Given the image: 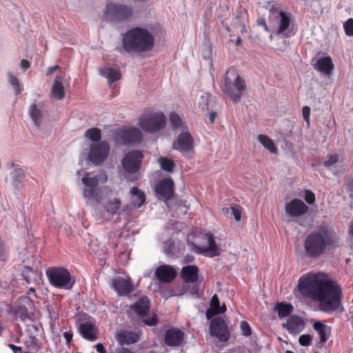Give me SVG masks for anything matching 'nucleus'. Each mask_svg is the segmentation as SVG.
Returning <instances> with one entry per match:
<instances>
[{"label":"nucleus","instance_id":"4c0bfd02","mask_svg":"<svg viewBox=\"0 0 353 353\" xmlns=\"http://www.w3.org/2000/svg\"><path fill=\"white\" fill-rule=\"evenodd\" d=\"M30 115L35 125L39 127L41 121L42 114L41 110L37 108L36 104H32L30 107Z\"/></svg>","mask_w":353,"mask_h":353},{"label":"nucleus","instance_id":"09e8293b","mask_svg":"<svg viewBox=\"0 0 353 353\" xmlns=\"http://www.w3.org/2000/svg\"><path fill=\"white\" fill-rule=\"evenodd\" d=\"M312 336L310 334H303L299 337V343L303 346H309L312 344Z\"/></svg>","mask_w":353,"mask_h":353},{"label":"nucleus","instance_id":"4be33fe9","mask_svg":"<svg viewBox=\"0 0 353 353\" xmlns=\"http://www.w3.org/2000/svg\"><path fill=\"white\" fill-rule=\"evenodd\" d=\"M314 67L316 70L327 75L331 74L334 69V65L330 56L318 59Z\"/></svg>","mask_w":353,"mask_h":353},{"label":"nucleus","instance_id":"473e14b6","mask_svg":"<svg viewBox=\"0 0 353 353\" xmlns=\"http://www.w3.org/2000/svg\"><path fill=\"white\" fill-rule=\"evenodd\" d=\"M130 193L132 197V204L137 208H140L145 201L144 192L140 190L137 187L134 186L131 188Z\"/></svg>","mask_w":353,"mask_h":353},{"label":"nucleus","instance_id":"774afa93","mask_svg":"<svg viewBox=\"0 0 353 353\" xmlns=\"http://www.w3.org/2000/svg\"><path fill=\"white\" fill-rule=\"evenodd\" d=\"M216 116V113L215 112H211L209 115V120L211 124H213Z\"/></svg>","mask_w":353,"mask_h":353},{"label":"nucleus","instance_id":"0eeeda50","mask_svg":"<svg viewBox=\"0 0 353 353\" xmlns=\"http://www.w3.org/2000/svg\"><path fill=\"white\" fill-rule=\"evenodd\" d=\"M50 283L54 287H64L70 285L72 287L74 281L68 270L63 267H50L46 271Z\"/></svg>","mask_w":353,"mask_h":353},{"label":"nucleus","instance_id":"1a4fd4ad","mask_svg":"<svg viewBox=\"0 0 353 353\" xmlns=\"http://www.w3.org/2000/svg\"><path fill=\"white\" fill-rule=\"evenodd\" d=\"M150 307V301L147 296L141 297L135 303L130 305V310L134 312L138 317L143 319V321L145 325L154 326L158 323V319L155 314H152L147 319H143L148 315Z\"/></svg>","mask_w":353,"mask_h":353},{"label":"nucleus","instance_id":"de8ad7c7","mask_svg":"<svg viewBox=\"0 0 353 353\" xmlns=\"http://www.w3.org/2000/svg\"><path fill=\"white\" fill-rule=\"evenodd\" d=\"M304 199H305V201L310 205L314 204L316 201V196H315L314 193L312 191L309 190H306L305 191Z\"/></svg>","mask_w":353,"mask_h":353},{"label":"nucleus","instance_id":"c85d7f7f","mask_svg":"<svg viewBox=\"0 0 353 353\" xmlns=\"http://www.w3.org/2000/svg\"><path fill=\"white\" fill-rule=\"evenodd\" d=\"M121 205V199L114 197L113 199H108L106 203L104 204V208L108 214L115 215L119 214Z\"/></svg>","mask_w":353,"mask_h":353},{"label":"nucleus","instance_id":"dca6fc26","mask_svg":"<svg viewBox=\"0 0 353 353\" xmlns=\"http://www.w3.org/2000/svg\"><path fill=\"white\" fill-rule=\"evenodd\" d=\"M203 239L206 242L207 245L200 246L193 244L194 250L199 254L208 253L211 257L219 256L220 252L212 234L210 232L204 234Z\"/></svg>","mask_w":353,"mask_h":353},{"label":"nucleus","instance_id":"cd10ccee","mask_svg":"<svg viewBox=\"0 0 353 353\" xmlns=\"http://www.w3.org/2000/svg\"><path fill=\"white\" fill-rule=\"evenodd\" d=\"M188 290H191L192 294H198L199 288H159V292L163 296L168 298L171 296H179L186 292Z\"/></svg>","mask_w":353,"mask_h":353},{"label":"nucleus","instance_id":"6ab92c4d","mask_svg":"<svg viewBox=\"0 0 353 353\" xmlns=\"http://www.w3.org/2000/svg\"><path fill=\"white\" fill-rule=\"evenodd\" d=\"M31 305L32 302L28 298L23 297L20 299L14 308L16 318H19L22 321L30 319V313L29 312V307H30Z\"/></svg>","mask_w":353,"mask_h":353},{"label":"nucleus","instance_id":"6e6d98bb","mask_svg":"<svg viewBox=\"0 0 353 353\" xmlns=\"http://www.w3.org/2000/svg\"><path fill=\"white\" fill-rule=\"evenodd\" d=\"M118 294L121 296H129L134 290V288H115Z\"/></svg>","mask_w":353,"mask_h":353},{"label":"nucleus","instance_id":"f8f14e48","mask_svg":"<svg viewBox=\"0 0 353 353\" xmlns=\"http://www.w3.org/2000/svg\"><path fill=\"white\" fill-rule=\"evenodd\" d=\"M154 190L157 197L167 203L173 198L174 194L173 180L170 177L161 179L156 184Z\"/></svg>","mask_w":353,"mask_h":353},{"label":"nucleus","instance_id":"13d9d810","mask_svg":"<svg viewBox=\"0 0 353 353\" xmlns=\"http://www.w3.org/2000/svg\"><path fill=\"white\" fill-rule=\"evenodd\" d=\"M72 336H73V334H72V332L71 331L65 332L63 333V336L65 339L66 342H67L68 344H69L72 341Z\"/></svg>","mask_w":353,"mask_h":353},{"label":"nucleus","instance_id":"58836bf2","mask_svg":"<svg viewBox=\"0 0 353 353\" xmlns=\"http://www.w3.org/2000/svg\"><path fill=\"white\" fill-rule=\"evenodd\" d=\"M112 287H133L129 276H117L112 280Z\"/></svg>","mask_w":353,"mask_h":353},{"label":"nucleus","instance_id":"ea45409f","mask_svg":"<svg viewBox=\"0 0 353 353\" xmlns=\"http://www.w3.org/2000/svg\"><path fill=\"white\" fill-rule=\"evenodd\" d=\"M85 137L93 142H99L101 138V130L97 128L88 129L85 134Z\"/></svg>","mask_w":353,"mask_h":353},{"label":"nucleus","instance_id":"338daca9","mask_svg":"<svg viewBox=\"0 0 353 353\" xmlns=\"http://www.w3.org/2000/svg\"><path fill=\"white\" fill-rule=\"evenodd\" d=\"M58 68H59V65H54V66L49 68L47 71V75L52 74Z\"/></svg>","mask_w":353,"mask_h":353},{"label":"nucleus","instance_id":"9d476101","mask_svg":"<svg viewBox=\"0 0 353 353\" xmlns=\"http://www.w3.org/2000/svg\"><path fill=\"white\" fill-rule=\"evenodd\" d=\"M110 145L106 141H101L91 145L88 159L94 165H101L108 157Z\"/></svg>","mask_w":353,"mask_h":353},{"label":"nucleus","instance_id":"72a5a7b5","mask_svg":"<svg viewBox=\"0 0 353 353\" xmlns=\"http://www.w3.org/2000/svg\"><path fill=\"white\" fill-rule=\"evenodd\" d=\"M293 307L291 304H285L283 303H278L274 307L277 311L278 316L280 319L289 316L292 312Z\"/></svg>","mask_w":353,"mask_h":353},{"label":"nucleus","instance_id":"c9c22d12","mask_svg":"<svg viewBox=\"0 0 353 353\" xmlns=\"http://www.w3.org/2000/svg\"><path fill=\"white\" fill-rule=\"evenodd\" d=\"M169 119L172 129L176 130L181 128L182 129L187 130L183 119L178 114L175 112L170 113Z\"/></svg>","mask_w":353,"mask_h":353},{"label":"nucleus","instance_id":"a19ab883","mask_svg":"<svg viewBox=\"0 0 353 353\" xmlns=\"http://www.w3.org/2000/svg\"><path fill=\"white\" fill-rule=\"evenodd\" d=\"M159 162L162 170L168 172H173L175 164L172 159H168L166 157H161L159 159Z\"/></svg>","mask_w":353,"mask_h":353},{"label":"nucleus","instance_id":"864d4df0","mask_svg":"<svg viewBox=\"0 0 353 353\" xmlns=\"http://www.w3.org/2000/svg\"><path fill=\"white\" fill-rule=\"evenodd\" d=\"M302 114L303 119L307 122V125H310V108L309 106H304L302 108Z\"/></svg>","mask_w":353,"mask_h":353},{"label":"nucleus","instance_id":"4d7b16f0","mask_svg":"<svg viewBox=\"0 0 353 353\" xmlns=\"http://www.w3.org/2000/svg\"><path fill=\"white\" fill-rule=\"evenodd\" d=\"M114 353H134L132 350L123 347H119L115 348Z\"/></svg>","mask_w":353,"mask_h":353},{"label":"nucleus","instance_id":"2eb2a0df","mask_svg":"<svg viewBox=\"0 0 353 353\" xmlns=\"http://www.w3.org/2000/svg\"><path fill=\"white\" fill-rule=\"evenodd\" d=\"M173 148L184 154L192 151L194 139L192 135L188 131L181 132L173 143Z\"/></svg>","mask_w":353,"mask_h":353},{"label":"nucleus","instance_id":"0e129e2a","mask_svg":"<svg viewBox=\"0 0 353 353\" xmlns=\"http://www.w3.org/2000/svg\"><path fill=\"white\" fill-rule=\"evenodd\" d=\"M8 347L12 349L14 353H17L22 350L21 347L16 346L15 345L11 343L8 344Z\"/></svg>","mask_w":353,"mask_h":353},{"label":"nucleus","instance_id":"f3484780","mask_svg":"<svg viewBox=\"0 0 353 353\" xmlns=\"http://www.w3.org/2000/svg\"><path fill=\"white\" fill-rule=\"evenodd\" d=\"M285 213L292 217L305 215L309 211V207L299 199H293L285 205Z\"/></svg>","mask_w":353,"mask_h":353},{"label":"nucleus","instance_id":"f257e3e1","mask_svg":"<svg viewBox=\"0 0 353 353\" xmlns=\"http://www.w3.org/2000/svg\"><path fill=\"white\" fill-rule=\"evenodd\" d=\"M122 46L128 53H141L150 51L154 46V38L147 29L135 27L125 33Z\"/></svg>","mask_w":353,"mask_h":353},{"label":"nucleus","instance_id":"423d86ee","mask_svg":"<svg viewBox=\"0 0 353 353\" xmlns=\"http://www.w3.org/2000/svg\"><path fill=\"white\" fill-rule=\"evenodd\" d=\"M296 287H338L335 281L323 272H308L302 275Z\"/></svg>","mask_w":353,"mask_h":353},{"label":"nucleus","instance_id":"bf43d9fd","mask_svg":"<svg viewBox=\"0 0 353 353\" xmlns=\"http://www.w3.org/2000/svg\"><path fill=\"white\" fill-rule=\"evenodd\" d=\"M347 190L350 193V196L353 198V179L350 180L347 183Z\"/></svg>","mask_w":353,"mask_h":353},{"label":"nucleus","instance_id":"20e7f679","mask_svg":"<svg viewBox=\"0 0 353 353\" xmlns=\"http://www.w3.org/2000/svg\"><path fill=\"white\" fill-rule=\"evenodd\" d=\"M246 87L245 80L234 68H230L226 71L223 90L234 103L240 101Z\"/></svg>","mask_w":353,"mask_h":353},{"label":"nucleus","instance_id":"680f3d73","mask_svg":"<svg viewBox=\"0 0 353 353\" xmlns=\"http://www.w3.org/2000/svg\"><path fill=\"white\" fill-rule=\"evenodd\" d=\"M99 178V182L105 183L108 180V176L105 172H102L101 174L97 176Z\"/></svg>","mask_w":353,"mask_h":353},{"label":"nucleus","instance_id":"e433bc0d","mask_svg":"<svg viewBox=\"0 0 353 353\" xmlns=\"http://www.w3.org/2000/svg\"><path fill=\"white\" fill-rule=\"evenodd\" d=\"M279 16L281 17L278 33L284 32L290 26L291 19L290 16L283 11H280Z\"/></svg>","mask_w":353,"mask_h":353},{"label":"nucleus","instance_id":"4468645a","mask_svg":"<svg viewBox=\"0 0 353 353\" xmlns=\"http://www.w3.org/2000/svg\"><path fill=\"white\" fill-rule=\"evenodd\" d=\"M210 333L216 336L220 341H226L230 337L228 327L224 320L221 317L212 319L210 325Z\"/></svg>","mask_w":353,"mask_h":353},{"label":"nucleus","instance_id":"9b49d317","mask_svg":"<svg viewBox=\"0 0 353 353\" xmlns=\"http://www.w3.org/2000/svg\"><path fill=\"white\" fill-rule=\"evenodd\" d=\"M143 155L139 150L128 152L121 161L124 170L129 174L137 172L141 168Z\"/></svg>","mask_w":353,"mask_h":353},{"label":"nucleus","instance_id":"7ed1b4c3","mask_svg":"<svg viewBox=\"0 0 353 353\" xmlns=\"http://www.w3.org/2000/svg\"><path fill=\"white\" fill-rule=\"evenodd\" d=\"M336 241L329 231L321 228L317 231L309 234L304 241V249L307 256L318 258L322 255L327 247L334 245Z\"/></svg>","mask_w":353,"mask_h":353},{"label":"nucleus","instance_id":"3c124183","mask_svg":"<svg viewBox=\"0 0 353 353\" xmlns=\"http://www.w3.org/2000/svg\"><path fill=\"white\" fill-rule=\"evenodd\" d=\"M240 327L243 335L249 336L251 334V328L247 322L241 321Z\"/></svg>","mask_w":353,"mask_h":353},{"label":"nucleus","instance_id":"39448f33","mask_svg":"<svg viewBox=\"0 0 353 353\" xmlns=\"http://www.w3.org/2000/svg\"><path fill=\"white\" fill-rule=\"evenodd\" d=\"M166 118L162 112H148L143 114L139 119V125L145 132L154 133L163 129Z\"/></svg>","mask_w":353,"mask_h":353},{"label":"nucleus","instance_id":"69168bd1","mask_svg":"<svg viewBox=\"0 0 353 353\" xmlns=\"http://www.w3.org/2000/svg\"><path fill=\"white\" fill-rule=\"evenodd\" d=\"M258 24L262 26L264 28L265 30L268 31V26L266 24L265 19H259L258 20Z\"/></svg>","mask_w":353,"mask_h":353},{"label":"nucleus","instance_id":"79ce46f5","mask_svg":"<svg viewBox=\"0 0 353 353\" xmlns=\"http://www.w3.org/2000/svg\"><path fill=\"white\" fill-rule=\"evenodd\" d=\"M82 183L88 188H96L99 184V178L98 176L93 177H86L84 176L82 178Z\"/></svg>","mask_w":353,"mask_h":353},{"label":"nucleus","instance_id":"8fccbe9b","mask_svg":"<svg viewBox=\"0 0 353 353\" xmlns=\"http://www.w3.org/2000/svg\"><path fill=\"white\" fill-rule=\"evenodd\" d=\"M231 210L234 219L236 221H239L241 217L242 208L239 205H236L231 207Z\"/></svg>","mask_w":353,"mask_h":353},{"label":"nucleus","instance_id":"412c9836","mask_svg":"<svg viewBox=\"0 0 353 353\" xmlns=\"http://www.w3.org/2000/svg\"><path fill=\"white\" fill-rule=\"evenodd\" d=\"M199 269L195 265L184 266L181 272V278L185 283H195L199 281Z\"/></svg>","mask_w":353,"mask_h":353},{"label":"nucleus","instance_id":"f704fd0d","mask_svg":"<svg viewBox=\"0 0 353 353\" xmlns=\"http://www.w3.org/2000/svg\"><path fill=\"white\" fill-rule=\"evenodd\" d=\"M258 141L269 150L271 153H276L277 149L273 142V141L266 135L260 134L258 136Z\"/></svg>","mask_w":353,"mask_h":353},{"label":"nucleus","instance_id":"49530a36","mask_svg":"<svg viewBox=\"0 0 353 353\" xmlns=\"http://www.w3.org/2000/svg\"><path fill=\"white\" fill-rule=\"evenodd\" d=\"M97 196L96 188H85L83 190V196L87 199H94Z\"/></svg>","mask_w":353,"mask_h":353},{"label":"nucleus","instance_id":"37998d69","mask_svg":"<svg viewBox=\"0 0 353 353\" xmlns=\"http://www.w3.org/2000/svg\"><path fill=\"white\" fill-rule=\"evenodd\" d=\"M9 83L15 88L16 94L18 95L21 92L20 88L19 81L18 78L11 74L8 77Z\"/></svg>","mask_w":353,"mask_h":353},{"label":"nucleus","instance_id":"5701e85b","mask_svg":"<svg viewBox=\"0 0 353 353\" xmlns=\"http://www.w3.org/2000/svg\"><path fill=\"white\" fill-rule=\"evenodd\" d=\"M305 323L303 319L298 316H290L285 323H283V326L285 327L290 332L293 334H297L300 332L304 328Z\"/></svg>","mask_w":353,"mask_h":353},{"label":"nucleus","instance_id":"aec40b11","mask_svg":"<svg viewBox=\"0 0 353 353\" xmlns=\"http://www.w3.org/2000/svg\"><path fill=\"white\" fill-rule=\"evenodd\" d=\"M184 339V334L179 329L172 327L165 334L164 342L168 346H179Z\"/></svg>","mask_w":353,"mask_h":353},{"label":"nucleus","instance_id":"c03bdc74","mask_svg":"<svg viewBox=\"0 0 353 353\" xmlns=\"http://www.w3.org/2000/svg\"><path fill=\"white\" fill-rule=\"evenodd\" d=\"M12 177L14 182L21 183L25 179L24 171L21 168L14 170Z\"/></svg>","mask_w":353,"mask_h":353},{"label":"nucleus","instance_id":"a211bd4d","mask_svg":"<svg viewBox=\"0 0 353 353\" xmlns=\"http://www.w3.org/2000/svg\"><path fill=\"white\" fill-rule=\"evenodd\" d=\"M177 275L176 270L172 265H159L154 272L156 279L163 283H170L175 279Z\"/></svg>","mask_w":353,"mask_h":353},{"label":"nucleus","instance_id":"7c9ffc66","mask_svg":"<svg viewBox=\"0 0 353 353\" xmlns=\"http://www.w3.org/2000/svg\"><path fill=\"white\" fill-rule=\"evenodd\" d=\"M63 78L61 76L57 77L52 88V97L57 100H61L65 97L64 88L62 84Z\"/></svg>","mask_w":353,"mask_h":353},{"label":"nucleus","instance_id":"c756f323","mask_svg":"<svg viewBox=\"0 0 353 353\" xmlns=\"http://www.w3.org/2000/svg\"><path fill=\"white\" fill-rule=\"evenodd\" d=\"M313 327L318 332L321 343H325L330 337V327L319 321L315 322Z\"/></svg>","mask_w":353,"mask_h":353},{"label":"nucleus","instance_id":"603ef678","mask_svg":"<svg viewBox=\"0 0 353 353\" xmlns=\"http://www.w3.org/2000/svg\"><path fill=\"white\" fill-rule=\"evenodd\" d=\"M339 156L336 154H331L328 159L324 161L323 165L325 167H330L338 161Z\"/></svg>","mask_w":353,"mask_h":353},{"label":"nucleus","instance_id":"393cba45","mask_svg":"<svg viewBox=\"0 0 353 353\" xmlns=\"http://www.w3.org/2000/svg\"><path fill=\"white\" fill-rule=\"evenodd\" d=\"M116 339L119 345L123 347V345H130L137 342L139 336L133 332L122 330L117 334Z\"/></svg>","mask_w":353,"mask_h":353},{"label":"nucleus","instance_id":"b1692460","mask_svg":"<svg viewBox=\"0 0 353 353\" xmlns=\"http://www.w3.org/2000/svg\"><path fill=\"white\" fill-rule=\"evenodd\" d=\"M79 332L82 336L88 341H94L97 339V328L90 322H85L80 325Z\"/></svg>","mask_w":353,"mask_h":353},{"label":"nucleus","instance_id":"5fc2aeb1","mask_svg":"<svg viewBox=\"0 0 353 353\" xmlns=\"http://www.w3.org/2000/svg\"><path fill=\"white\" fill-rule=\"evenodd\" d=\"M209 97L210 96L208 94L203 95L201 97L199 106H201L203 110L208 108Z\"/></svg>","mask_w":353,"mask_h":353},{"label":"nucleus","instance_id":"ddd939ff","mask_svg":"<svg viewBox=\"0 0 353 353\" xmlns=\"http://www.w3.org/2000/svg\"><path fill=\"white\" fill-rule=\"evenodd\" d=\"M142 140L143 134L141 132L134 127L121 130L118 133L117 141L123 145L139 143Z\"/></svg>","mask_w":353,"mask_h":353},{"label":"nucleus","instance_id":"a18cd8bd","mask_svg":"<svg viewBox=\"0 0 353 353\" xmlns=\"http://www.w3.org/2000/svg\"><path fill=\"white\" fill-rule=\"evenodd\" d=\"M345 33L348 37H353V19H348L343 24Z\"/></svg>","mask_w":353,"mask_h":353},{"label":"nucleus","instance_id":"052dcab7","mask_svg":"<svg viewBox=\"0 0 353 353\" xmlns=\"http://www.w3.org/2000/svg\"><path fill=\"white\" fill-rule=\"evenodd\" d=\"M21 67L24 70H26L30 67V62L26 59H23L21 61Z\"/></svg>","mask_w":353,"mask_h":353},{"label":"nucleus","instance_id":"6e6552de","mask_svg":"<svg viewBox=\"0 0 353 353\" xmlns=\"http://www.w3.org/2000/svg\"><path fill=\"white\" fill-rule=\"evenodd\" d=\"M104 14L110 21H123L132 17L133 10L130 6L109 3L106 5Z\"/></svg>","mask_w":353,"mask_h":353},{"label":"nucleus","instance_id":"a878e982","mask_svg":"<svg viewBox=\"0 0 353 353\" xmlns=\"http://www.w3.org/2000/svg\"><path fill=\"white\" fill-rule=\"evenodd\" d=\"M22 276L25 279L26 282L28 285H37L40 284L41 277L40 274L34 271L32 268L26 266L21 273Z\"/></svg>","mask_w":353,"mask_h":353},{"label":"nucleus","instance_id":"bb28decb","mask_svg":"<svg viewBox=\"0 0 353 353\" xmlns=\"http://www.w3.org/2000/svg\"><path fill=\"white\" fill-rule=\"evenodd\" d=\"M225 310V305L223 304L220 307L219 298L216 294H214L211 299L210 307L206 312V317L208 319H212L214 315L222 314Z\"/></svg>","mask_w":353,"mask_h":353},{"label":"nucleus","instance_id":"f03ea898","mask_svg":"<svg viewBox=\"0 0 353 353\" xmlns=\"http://www.w3.org/2000/svg\"><path fill=\"white\" fill-rule=\"evenodd\" d=\"M306 296L319 303L321 311L330 313L341 305V288H299Z\"/></svg>","mask_w":353,"mask_h":353},{"label":"nucleus","instance_id":"e2e57ef3","mask_svg":"<svg viewBox=\"0 0 353 353\" xmlns=\"http://www.w3.org/2000/svg\"><path fill=\"white\" fill-rule=\"evenodd\" d=\"M96 350L99 353H106V350H105L102 343H97L95 345Z\"/></svg>","mask_w":353,"mask_h":353},{"label":"nucleus","instance_id":"2f4dec72","mask_svg":"<svg viewBox=\"0 0 353 353\" xmlns=\"http://www.w3.org/2000/svg\"><path fill=\"white\" fill-rule=\"evenodd\" d=\"M100 73L101 75L108 78L110 85L121 78V74L120 71L113 68H104L101 69Z\"/></svg>","mask_w":353,"mask_h":353}]
</instances>
